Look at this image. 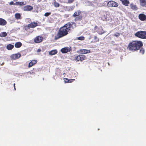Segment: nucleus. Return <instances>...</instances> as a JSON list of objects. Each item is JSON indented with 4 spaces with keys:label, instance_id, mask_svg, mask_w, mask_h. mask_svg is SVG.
I'll return each mask as SVG.
<instances>
[{
    "label": "nucleus",
    "instance_id": "1",
    "mask_svg": "<svg viewBox=\"0 0 146 146\" xmlns=\"http://www.w3.org/2000/svg\"><path fill=\"white\" fill-rule=\"evenodd\" d=\"M76 23L73 22H68L61 27L58 30L56 35L55 36L56 40L67 35L68 32L71 31L74 29L73 25L76 27Z\"/></svg>",
    "mask_w": 146,
    "mask_h": 146
},
{
    "label": "nucleus",
    "instance_id": "2",
    "mask_svg": "<svg viewBox=\"0 0 146 146\" xmlns=\"http://www.w3.org/2000/svg\"><path fill=\"white\" fill-rule=\"evenodd\" d=\"M143 46V43L141 40H133L128 44L127 48L132 52L137 51Z\"/></svg>",
    "mask_w": 146,
    "mask_h": 146
},
{
    "label": "nucleus",
    "instance_id": "3",
    "mask_svg": "<svg viewBox=\"0 0 146 146\" xmlns=\"http://www.w3.org/2000/svg\"><path fill=\"white\" fill-rule=\"evenodd\" d=\"M135 36L139 38L146 39V31H139L135 34Z\"/></svg>",
    "mask_w": 146,
    "mask_h": 146
},
{
    "label": "nucleus",
    "instance_id": "4",
    "mask_svg": "<svg viewBox=\"0 0 146 146\" xmlns=\"http://www.w3.org/2000/svg\"><path fill=\"white\" fill-rule=\"evenodd\" d=\"M106 3L108 6L111 7H116L118 6V3L114 1H110L109 2L105 1L104 2Z\"/></svg>",
    "mask_w": 146,
    "mask_h": 146
},
{
    "label": "nucleus",
    "instance_id": "5",
    "mask_svg": "<svg viewBox=\"0 0 146 146\" xmlns=\"http://www.w3.org/2000/svg\"><path fill=\"white\" fill-rule=\"evenodd\" d=\"M94 29L99 35H101L105 33V31H104L102 26L99 27L97 26H95Z\"/></svg>",
    "mask_w": 146,
    "mask_h": 146
},
{
    "label": "nucleus",
    "instance_id": "6",
    "mask_svg": "<svg viewBox=\"0 0 146 146\" xmlns=\"http://www.w3.org/2000/svg\"><path fill=\"white\" fill-rule=\"evenodd\" d=\"M100 18L103 21H106L107 18V15H109L110 13L109 12L106 11H102L101 12Z\"/></svg>",
    "mask_w": 146,
    "mask_h": 146
},
{
    "label": "nucleus",
    "instance_id": "7",
    "mask_svg": "<svg viewBox=\"0 0 146 146\" xmlns=\"http://www.w3.org/2000/svg\"><path fill=\"white\" fill-rule=\"evenodd\" d=\"M86 59V56L83 54L79 55L76 56L75 58V60L76 61H82Z\"/></svg>",
    "mask_w": 146,
    "mask_h": 146
},
{
    "label": "nucleus",
    "instance_id": "8",
    "mask_svg": "<svg viewBox=\"0 0 146 146\" xmlns=\"http://www.w3.org/2000/svg\"><path fill=\"white\" fill-rule=\"evenodd\" d=\"M38 26V23L37 22H32L28 25L27 26L25 27V29L26 30L30 28H34Z\"/></svg>",
    "mask_w": 146,
    "mask_h": 146
},
{
    "label": "nucleus",
    "instance_id": "9",
    "mask_svg": "<svg viewBox=\"0 0 146 146\" xmlns=\"http://www.w3.org/2000/svg\"><path fill=\"white\" fill-rule=\"evenodd\" d=\"M43 40V38L42 36H38L35 38L34 42L36 43H39L42 42Z\"/></svg>",
    "mask_w": 146,
    "mask_h": 146
},
{
    "label": "nucleus",
    "instance_id": "10",
    "mask_svg": "<svg viewBox=\"0 0 146 146\" xmlns=\"http://www.w3.org/2000/svg\"><path fill=\"white\" fill-rule=\"evenodd\" d=\"M33 9V7L29 5L25 6L23 7V10L24 11H31Z\"/></svg>",
    "mask_w": 146,
    "mask_h": 146
},
{
    "label": "nucleus",
    "instance_id": "11",
    "mask_svg": "<svg viewBox=\"0 0 146 146\" xmlns=\"http://www.w3.org/2000/svg\"><path fill=\"white\" fill-rule=\"evenodd\" d=\"M21 56V54L19 53L13 54L11 56L12 59L15 60L19 58Z\"/></svg>",
    "mask_w": 146,
    "mask_h": 146
},
{
    "label": "nucleus",
    "instance_id": "12",
    "mask_svg": "<svg viewBox=\"0 0 146 146\" xmlns=\"http://www.w3.org/2000/svg\"><path fill=\"white\" fill-rule=\"evenodd\" d=\"M79 52L80 53L82 54H86L90 53V50L86 49H81L79 50Z\"/></svg>",
    "mask_w": 146,
    "mask_h": 146
},
{
    "label": "nucleus",
    "instance_id": "13",
    "mask_svg": "<svg viewBox=\"0 0 146 146\" xmlns=\"http://www.w3.org/2000/svg\"><path fill=\"white\" fill-rule=\"evenodd\" d=\"M138 17L139 19L141 21H144L146 19V16L143 14H139Z\"/></svg>",
    "mask_w": 146,
    "mask_h": 146
},
{
    "label": "nucleus",
    "instance_id": "14",
    "mask_svg": "<svg viewBox=\"0 0 146 146\" xmlns=\"http://www.w3.org/2000/svg\"><path fill=\"white\" fill-rule=\"evenodd\" d=\"M71 49L70 48H68L67 47H64L61 49V51L62 53H65L70 52Z\"/></svg>",
    "mask_w": 146,
    "mask_h": 146
},
{
    "label": "nucleus",
    "instance_id": "15",
    "mask_svg": "<svg viewBox=\"0 0 146 146\" xmlns=\"http://www.w3.org/2000/svg\"><path fill=\"white\" fill-rule=\"evenodd\" d=\"M37 62V61L35 60H33L31 61L29 63L28 67L30 68L33 66Z\"/></svg>",
    "mask_w": 146,
    "mask_h": 146
},
{
    "label": "nucleus",
    "instance_id": "16",
    "mask_svg": "<svg viewBox=\"0 0 146 146\" xmlns=\"http://www.w3.org/2000/svg\"><path fill=\"white\" fill-rule=\"evenodd\" d=\"M7 22L5 19L0 18V25L4 26L6 25Z\"/></svg>",
    "mask_w": 146,
    "mask_h": 146
},
{
    "label": "nucleus",
    "instance_id": "17",
    "mask_svg": "<svg viewBox=\"0 0 146 146\" xmlns=\"http://www.w3.org/2000/svg\"><path fill=\"white\" fill-rule=\"evenodd\" d=\"M82 12L81 11L79 10L77 11H75L73 15V16L74 17L80 15Z\"/></svg>",
    "mask_w": 146,
    "mask_h": 146
},
{
    "label": "nucleus",
    "instance_id": "18",
    "mask_svg": "<svg viewBox=\"0 0 146 146\" xmlns=\"http://www.w3.org/2000/svg\"><path fill=\"white\" fill-rule=\"evenodd\" d=\"M15 5H16L23 6L26 4V2H24L23 1L17 2L15 3Z\"/></svg>",
    "mask_w": 146,
    "mask_h": 146
},
{
    "label": "nucleus",
    "instance_id": "19",
    "mask_svg": "<svg viewBox=\"0 0 146 146\" xmlns=\"http://www.w3.org/2000/svg\"><path fill=\"white\" fill-rule=\"evenodd\" d=\"M57 53V51L56 50H51L49 52V54L51 55H54Z\"/></svg>",
    "mask_w": 146,
    "mask_h": 146
},
{
    "label": "nucleus",
    "instance_id": "20",
    "mask_svg": "<svg viewBox=\"0 0 146 146\" xmlns=\"http://www.w3.org/2000/svg\"><path fill=\"white\" fill-rule=\"evenodd\" d=\"M82 16L81 15H79L76 17L74 19V21H80L82 20Z\"/></svg>",
    "mask_w": 146,
    "mask_h": 146
},
{
    "label": "nucleus",
    "instance_id": "21",
    "mask_svg": "<svg viewBox=\"0 0 146 146\" xmlns=\"http://www.w3.org/2000/svg\"><path fill=\"white\" fill-rule=\"evenodd\" d=\"M22 45V43L20 42H16L15 45V47L16 48H19Z\"/></svg>",
    "mask_w": 146,
    "mask_h": 146
},
{
    "label": "nucleus",
    "instance_id": "22",
    "mask_svg": "<svg viewBox=\"0 0 146 146\" xmlns=\"http://www.w3.org/2000/svg\"><path fill=\"white\" fill-rule=\"evenodd\" d=\"M14 47L13 45L11 44H9L7 46V48L8 50H11Z\"/></svg>",
    "mask_w": 146,
    "mask_h": 146
},
{
    "label": "nucleus",
    "instance_id": "23",
    "mask_svg": "<svg viewBox=\"0 0 146 146\" xmlns=\"http://www.w3.org/2000/svg\"><path fill=\"white\" fill-rule=\"evenodd\" d=\"M131 8L133 10H136L137 9V7L136 5H134L133 4H130Z\"/></svg>",
    "mask_w": 146,
    "mask_h": 146
},
{
    "label": "nucleus",
    "instance_id": "24",
    "mask_svg": "<svg viewBox=\"0 0 146 146\" xmlns=\"http://www.w3.org/2000/svg\"><path fill=\"white\" fill-rule=\"evenodd\" d=\"M122 1V4L126 6H127L129 4V1Z\"/></svg>",
    "mask_w": 146,
    "mask_h": 146
},
{
    "label": "nucleus",
    "instance_id": "25",
    "mask_svg": "<svg viewBox=\"0 0 146 146\" xmlns=\"http://www.w3.org/2000/svg\"><path fill=\"white\" fill-rule=\"evenodd\" d=\"M15 18L17 19H21V15L20 13H17L15 15Z\"/></svg>",
    "mask_w": 146,
    "mask_h": 146
},
{
    "label": "nucleus",
    "instance_id": "26",
    "mask_svg": "<svg viewBox=\"0 0 146 146\" xmlns=\"http://www.w3.org/2000/svg\"><path fill=\"white\" fill-rule=\"evenodd\" d=\"M7 35V34L6 32H2L0 33V36L1 37H5Z\"/></svg>",
    "mask_w": 146,
    "mask_h": 146
},
{
    "label": "nucleus",
    "instance_id": "27",
    "mask_svg": "<svg viewBox=\"0 0 146 146\" xmlns=\"http://www.w3.org/2000/svg\"><path fill=\"white\" fill-rule=\"evenodd\" d=\"M53 4L54 6L56 8L59 7L60 6L59 3L57 2L56 1L53 2Z\"/></svg>",
    "mask_w": 146,
    "mask_h": 146
},
{
    "label": "nucleus",
    "instance_id": "28",
    "mask_svg": "<svg viewBox=\"0 0 146 146\" xmlns=\"http://www.w3.org/2000/svg\"><path fill=\"white\" fill-rule=\"evenodd\" d=\"M85 3L87 5L93 6L94 5L92 4L91 2H90V1H86Z\"/></svg>",
    "mask_w": 146,
    "mask_h": 146
},
{
    "label": "nucleus",
    "instance_id": "29",
    "mask_svg": "<svg viewBox=\"0 0 146 146\" xmlns=\"http://www.w3.org/2000/svg\"><path fill=\"white\" fill-rule=\"evenodd\" d=\"M94 40L95 42H97L99 41V39L97 36H94Z\"/></svg>",
    "mask_w": 146,
    "mask_h": 146
},
{
    "label": "nucleus",
    "instance_id": "30",
    "mask_svg": "<svg viewBox=\"0 0 146 146\" xmlns=\"http://www.w3.org/2000/svg\"><path fill=\"white\" fill-rule=\"evenodd\" d=\"M139 50H140L139 52L141 54H144L145 52V50L142 47Z\"/></svg>",
    "mask_w": 146,
    "mask_h": 146
},
{
    "label": "nucleus",
    "instance_id": "31",
    "mask_svg": "<svg viewBox=\"0 0 146 146\" xmlns=\"http://www.w3.org/2000/svg\"><path fill=\"white\" fill-rule=\"evenodd\" d=\"M141 5L143 6H144L146 5V1H140Z\"/></svg>",
    "mask_w": 146,
    "mask_h": 146
},
{
    "label": "nucleus",
    "instance_id": "32",
    "mask_svg": "<svg viewBox=\"0 0 146 146\" xmlns=\"http://www.w3.org/2000/svg\"><path fill=\"white\" fill-rule=\"evenodd\" d=\"M77 39L80 40H83L85 39V37L84 36H81L77 37Z\"/></svg>",
    "mask_w": 146,
    "mask_h": 146
},
{
    "label": "nucleus",
    "instance_id": "33",
    "mask_svg": "<svg viewBox=\"0 0 146 146\" xmlns=\"http://www.w3.org/2000/svg\"><path fill=\"white\" fill-rule=\"evenodd\" d=\"M51 14L50 12L46 13L44 15L46 17H48Z\"/></svg>",
    "mask_w": 146,
    "mask_h": 146
},
{
    "label": "nucleus",
    "instance_id": "34",
    "mask_svg": "<svg viewBox=\"0 0 146 146\" xmlns=\"http://www.w3.org/2000/svg\"><path fill=\"white\" fill-rule=\"evenodd\" d=\"M120 35V33H116L114 35V36L116 37H118Z\"/></svg>",
    "mask_w": 146,
    "mask_h": 146
},
{
    "label": "nucleus",
    "instance_id": "35",
    "mask_svg": "<svg viewBox=\"0 0 146 146\" xmlns=\"http://www.w3.org/2000/svg\"><path fill=\"white\" fill-rule=\"evenodd\" d=\"M64 81L65 83H68L69 80V79L67 78H64Z\"/></svg>",
    "mask_w": 146,
    "mask_h": 146
},
{
    "label": "nucleus",
    "instance_id": "36",
    "mask_svg": "<svg viewBox=\"0 0 146 146\" xmlns=\"http://www.w3.org/2000/svg\"><path fill=\"white\" fill-rule=\"evenodd\" d=\"M74 79H69V81L68 83H71L73 82L74 81Z\"/></svg>",
    "mask_w": 146,
    "mask_h": 146
},
{
    "label": "nucleus",
    "instance_id": "37",
    "mask_svg": "<svg viewBox=\"0 0 146 146\" xmlns=\"http://www.w3.org/2000/svg\"><path fill=\"white\" fill-rule=\"evenodd\" d=\"M9 4L10 5H15V3H14L13 1L9 3Z\"/></svg>",
    "mask_w": 146,
    "mask_h": 146
},
{
    "label": "nucleus",
    "instance_id": "38",
    "mask_svg": "<svg viewBox=\"0 0 146 146\" xmlns=\"http://www.w3.org/2000/svg\"><path fill=\"white\" fill-rule=\"evenodd\" d=\"M41 51V50L40 49H38L37 50V52H40Z\"/></svg>",
    "mask_w": 146,
    "mask_h": 146
},
{
    "label": "nucleus",
    "instance_id": "39",
    "mask_svg": "<svg viewBox=\"0 0 146 146\" xmlns=\"http://www.w3.org/2000/svg\"><path fill=\"white\" fill-rule=\"evenodd\" d=\"M13 86H14V89H15V90H16V88H15V83L14 84Z\"/></svg>",
    "mask_w": 146,
    "mask_h": 146
},
{
    "label": "nucleus",
    "instance_id": "40",
    "mask_svg": "<svg viewBox=\"0 0 146 146\" xmlns=\"http://www.w3.org/2000/svg\"><path fill=\"white\" fill-rule=\"evenodd\" d=\"M72 1H71L69 2V3H72Z\"/></svg>",
    "mask_w": 146,
    "mask_h": 146
}]
</instances>
